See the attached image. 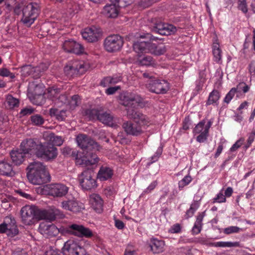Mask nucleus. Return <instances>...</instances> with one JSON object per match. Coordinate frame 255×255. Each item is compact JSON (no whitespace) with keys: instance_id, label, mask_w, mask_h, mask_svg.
<instances>
[{"instance_id":"31","label":"nucleus","mask_w":255,"mask_h":255,"mask_svg":"<svg viewBox=\"0 0 255 255\" xmlns=\"http://www.w3.org/2000/svg\"><path fill=\"white\" fill-rule=\"evenodd\" d=\"M98 120L104 124L111 125L113 124V117L110 113L100 110Z\"/></svg>"},{"instance_id":"30","label":"nucleus","mask_w":255,"mask_h":255,"mask_svg":"<svg viewBox=\"0 0 255 255\" xmlns=\"http://www.w3.org/2000/svg\"><path fill=\"white\" fill-rule=\"evenodd\" d=\"M166 47L163 45H156L151 42L149 48V53L152 54L159 56L162 55L166 52Z\"/></svg>"},{"instance_id":"64","label":"nucleus","mask_w":255,"mask_h":255,"mask_svg":"<svg viewBox=\"0 0 255 255\" xmlns=\"http://www.w3.org/2000/svg\"><path fill=\"white\" fill-rule=\"evenodd\" d=\"M249 71L252 76H255V61H252L249 66Z\"/></svg>"},{"instance_id":"63","label":"nucleus","mask_w":255,"mask_h":255,"mask_svg":"<svg viewBox=\"0 0 255 255\" xmlns=\"http://www.w3.org/2000/svg\"><path fill=\"white\" fill-rule=\"evenodd\" d=\"M48 93L50 94L51 96L53 97H56V94L59 93L60 91V89L58 88H55L54 87H51L48 88Z\"/></svg>"},{"instance_id":"41","label":"nucleus","mask_w":255,"mask_h":255,"mask_svg":"<svg viewBox=\"0 0 255 255\" xmlns=\"http://www.w3.org/2000/svg\"><path fill=\"white\" fill-rule=\"evenodd\" d=\"M30 120L31 123L35 126H39L42 125L44 122V120L43 117L38 114H36L35 115L32 116L30 117Z\"/></svg>"},{"instance_id":"56","label":"nucleus","mask_w":255,"mask_h":255,"mask_svg":"<svg viewBox=\"0 0 255 255\" xmlns=\"http://www.w3.org/2000/svg\"><path fill=\"white\" fill-rule=\"evenodd\" d=\"M244 141V139L242 138H240L237 140L230 148V151L234 152L237 150L243 144Z\"/></svg>"},{"instance_id":"40","label":"nucleus","mask_w":255,"mask_h":255,"mask_svg":"<svg viewBox=\"0 0 255 255\" xmlns=\"http://www.w3.org/2000/svg\"><path fill=\"white\" fill-rule=\"evenodd\" d=\"M6 101L10 109H13L15 107H17L19 103L18 99L14 98L11 95H8L7 96Z\"/></svg>"},{"instance_id":"16","label":"nucleus","mask_w":255,"mask_h":255,"mask_svg":"<svg viewBox=\"0 0 255 255\" xmlns=\"http://www.w3.org/2000/svg\"><path fill=\"white\" fill-rule=\"evenodd\" d=\"M61 204L63 209L75 213H79L85 209L84 205L75 198L63 200Z\"/></svg>"},{"instance_id":"34","label":"nucleus","mask_w":255,"mask_h":255,"mask_svg":"<svg viewBox=\"0 0 255 255\" xmlns=\"http://www.w3.org/2000/svg\"><path fill=\"white\" fill-rule=\"evenodd\" d=\"M47 140L49 141L48 142L54 146L55 145L60 146L63 142V139L62 137L56 135L54 133L49 134L47 136Z\"/></svg>"},{"instance_id":"13","label":"nucleus","mask_w":255,"mask_h":255,"mask_svg":"<svg viewBox=\"0 0 255 255\" xmlns=\"http://www.w3.org/2000/svg\"><path fill=\"white\" fill-rule=\"evenodd\" d=\"M40 142L37 138H25L21 142L19 150L25 154H33L35 155Z\"/></svg>"},{"instance_id":"43","label":"nucleus","mask_w":255,"mask_h":255,"mask_svg":"<svg viewBox=\"0 0 255 255\" xmlns=\"http://www.w3.org/2000/svg\"><path fill=\"white\" fill-rule=\"evenodd\" d=\"M111 1L118 8L125 7L132 3L131 0H111Z\"/></svg>"},{"instance_id":"22","label":"nucleus","mask_w":255,"mask_h":255,"mask_svg":"<svg viewBox=\"0 0 255 255\" xmlns=\"http://www.w3.org/2000/svg\"><path fill=\"white\" fill-rule=\"evenodd\" d=\"M84 68L83 64L74 63L72 65H68L65 66L64 71L68 77H73L77 74H82Z\"/></svg>"},{"instance_id":"9","label":"nucleus","mask_w":255,"mask_h":255,"mask_svg":"<svg viewBox=\"0 0 255 255\" xmlns=\"http://www.w3.org/2000/svg\"><path fill=\"white\" fill-rule=\"evenodd\" d=\"M124 40L119 34H113L107 36L104 42L105 50L109 52L120 50L123 46Z\"/></svg>"},{"instance_id":"29","label":"nucleus","mask_w":255,"mask_h":255,"mask_svg":"<svg viewBox=\"0 0 255 255\" xmlns=\"http://www.w3.org/2000/svg\"><path fill=\"white\" fill-rule=\"evenodd\" d=\"M205 215V212L200 213L197 216L196 222L192 230L193 234L197 235L199 234L202 227V221Z\"/></svg>"},{"instance_id":"24","label":"nucleus","mask_w":255,"mask_h":255,"mask_svg":"<svg viewBox=\"0 0 255 255\" xmlns=\"http://www.w3.org/2000/svg\"><path fill=\"white\" fill-rule=\"evenodd\" d=\"M151 251L153 254H159L164 250V242L156 238H151L149 243Z\"/></svg>"},{"instance_id":"11","label":"nucleus","mask_w":255,"mask_h":255,"mask_svg":"<svg viewBox=\"0 0 255 255\" xmlns=\"http://www.w3.org/2000/svg\"><path fill=\"white\" fill-rule=\"evenodd\" d=\"M147 88L152 93L157 94H164L169 90V83L165 80L154 79L149 81Z\"/></svg>"},{"instance_id":"38","label":"nucleus","mask_w":255,"mask_h":255,"mask_svg":"<svg viewBox=\"0 0 255 255\" xmlns=\"http://www.w3.org/2000/svg\"><path fill=\"white\" fill-rule=\"evenodd\" d=\"M100 112V110L96 109H87L85 111V115L91 120L96 119L98 120Z\"/></svg>"},{"instance_id":"12","label":"nucleus","mask_w":255,"mask_h":255,"mask_svg":"<svg viewBox=\"0 0 255 255\" xmlns=\"http://www.w3.org/2000/svg\"><path fill=\"white\" fill-rule=\"evenodd\" d=\"M16 221L11 216L5 218L4 222L0 224V233H6L8 236L11 237L18 234V230L15 225Z\"/></svg>"},{"instance_id":"62","label":"nucleus","mask_w":255,"mask_h":255,"mask_svg":"<svg viewBox=\"0 0 255 255\" xmlns=\"http://www.w3.org/2000/svg\"><path fill=\"white\" fill-rule=\"evenodd\" d=\"M120 89V87H111L106 90V93L108 95L114 94L118 89Z\"/></svg>"},{"instance_id":"1","label":"nucleus","mask_w":255,"mask_h":255,"mask_svg":"<svg viewBox=\"0 0 255 255\" xmlns=\"http://www.w3.org/2000/svg\"><path fill=\"white\" fill-rule=\"evenodd\" d=\"M121 104L127 109V116L133 119L135 122L130 121L124 122L122 127L127 134L138 136L143 132V128L149 123L148 117L142 113L135 109V106L141 103V98L137 95L127 93L121 96Z\"/></svg>"},{"instance_id":"32","label":"nucleus","mask_w":255,"mask_h":255,"mask_svg":"<svg viewBox=\"0 0 255 255\" xmlns=\"http://www.w3.org/2000/svg\"><path fill=\"white\" fill-rule=\"evenodd\" d=\"M40 70L39 68L32 67L31 65H25L21 67L22 75L24 77L31 75L33 77L37 76L39 73L37 75H34V73L36 72V70Z\"/></svg>"},{"instance_id":"48","label":"nucleus","mask_w":255,"mask_h":255,"mask_svg":"<svg viewBox=\"0 0 255 255\" xmlns=\"http://www.w3.org/2000/svg\"><path fill=\"white\" fill-rule=\"evenodd\" d=\"M162 150L161 148H158L155 154L150 157V161L147 163V165L149 166L153 162L157 161L162 153Z\"/></svg>"},{"instance_id":"55","label":"nucleus","mask_w":255,"mask_h":255,"mask_svg":"<svg viewBox=\"0 0 255 255\" xmlns=\"http://www.w3.org/2000/svg\"><path fill=\"white\" fill-rule=\"evenodd\" d=\"M71 225L67 226L66 227H61L60 228H58V230L59 231V233L63 235H72V230L70 229Z\"/></svg>"},{"instance_id":"47","label":"nucleus","mask_w":255,"mask_h":255,"mask_svg":"<svg viewBox=\"0 0 255 255\" xmlns=\"http://www.w3.org/2000/svg\"><path fill=\"white\" fill-rule=\"evenodd\" d=\"M0 76H9L11 79H14L15 77L13 73H11L7 69L5 68L0 69Z\"/></svg>"},{"instance_id":"8","label":"nucleus","mask_w":255,"mask_h":255,"mask_svg":"<svg viewBox=\"0 0 255 255\" xmlns=\"http://www.w3.org/2000/svg\"><path fill=\"white\" fill-rule=\"evenodd\" d=\"M94 176L93 169L89 168L86 169L78 176L79 184L83 189L90 190L97 186L96 180Z\"/></svg>"},{"instance_id":"25","label":"nucleus","mask_w":255,"mask_h":255,"mask_svg":"<svg viewBox=\"0 0 255 255\" xmlns=\"http://www.w3.org/2000/svg\"><path fill=\"white\" fill-rule=\"evenodd\" d=\"M0 174L6 176L13 177L15 175V172L11 164L6 161H1L0 162Z\"/></svg>"},{"instance_id":"59","label":"nucleus","mask_w":255,"mask_h":255,"mask_svg":"<svg viewBox=\"0 0 255 255\" xmlns=\"http://www.w3.org/2000/svg\"><path fill=\"white\" fill-rule=\"evenodd\" d=\"M255 136V131H253L251 133V134H250V135L248 137L247 143L245 146L246 148H248V147H249L250 146V145H251V144L254 140Z\"/></svg>"},{"instance_id":"2","label":"nucleus","mask_w":255,"mask_h":255,"mask_svg":"<svg viewBox=\"0 0 255 255\" xmlns=\"http://www.w3.org/2000/svg\"><path fill=\"white\" fill-rule=\"evenodd\" d=\"M26 170L27 179L33 184L42 185L50 180V176L46 166L41 162H30Z\"/></svg>"},{"instance_id":"42","label":"nucleus","mask_w":255,"mask_h":255,"mask_svg":"<svg viewBox=\"0 0 255 255\" xmlns=\"http://www.w3.org/2000/svg\"><path fill=\"white\" fill-rule=\"evenodd\" d=\"M199 207V203L198 201H194L190 206V208L188 210L186 213V218L188 219L189 217H192L195 211Z\"/></svg>"},{"instance_id":"60","label":"nucleus","mask_w":255,"mask_h":255,"mask_svg":"<svg viewBox=\"0 0 255 255\" xmlns=\"http://www.w3.org/2000/svg\"><path fill=\"white\" fill-rule=\"evenodd\" d=\"M226 197L222 193H219L216 198L214 199V202H217L219 203L225 202L226 201Z\"/></svg>"},{"instance_id":"18","label":"nucleus","mask_w":255,"mask_h":255,"mask_svg":"<svg viewBox=\"0 0 255 255\" xmlns=\"http://www.w3.org/2000/svg\"><path fill=\"white\" fill-rule=\"evenodd\" d=\"M73 157L76 159V164L82 166H87L92 165L97 163L99 161V158L97 154L90 153L89 155L84 154L82 158H79L77 152L73 151Z\"/></svg>"},{"instance_id":"17","label":"nucleus","mask_w":255,"mask_h":255,"mask_svg":"<svg viewBox=\"0 0 255 255\" xmlns=\"http://www.w3.org/2000/svg\"><path fill=\"white\" fill-rule=\"evenodd\" d=\"M47 194L53 197H63L68 191L69 188L66 185L60 184H53L46 186Z\"/></svg>"},{"instance_id":"45","label":"nucleus","mask_w":255,"mask_h":255,"mask_svg":"<svg viewBox=\"0 0 255 255\" xmlns=\"http://www.w3.org/2000/svg\"><path fill=\"white\" fill-rule=\"evenodd\" d=\"M192 181V177L190 175L185 176L178 183L179 189L181 190L183 187L188 185Z\"/></svg>"},{"instance_id":"53","label":"nucleus","mask_w":255,"mask_h":255,"mask_svg":"<svg viewBox=\"0 0 255 255\" xmlns=\"http://www.w3.org/2000/svg\"><path fill=\"white\" fill-rule=\"evenodd\" d=\"M238 8L244 13H246L248 12L247 5L246 0H238Z\"/></svg>"},{"instance_id":"46","label":"nucleus","mask_w":255,"mask_h":255,"mask_svg":"<svg viewBox=\"0 0 255 255\" xmlns=\"http://www.w3.org/2000/svg\"><path fill=\"white\" fill-rule=\"evenodd\" d=\"M205 121L202 120L200 122H199L194 128L193 129V133L194 134H199L200 133H202L203 131L205 129Z\"/></svg>"},{"instance_id":"54","label":"nucleus","mask_w":255,"mask_h":255,"mask_svg":"<svg viewBox=\"0 0 255 255\" xmlns=\"http://www.w3.org/2000/svg\"><path fill=\"white\" fill-rule=\"evenodd\" d=\"M69 100L67 95L61 94L56 100V103H61L62 104H69Z\"/></svg>"},{"instance_id":"7","label":"nucleus","mask_w":255,"mask_h":255,"mask_svg":"<svg viewBox=\"0 0 255 255\" xmlns=\"http://www.w3.org/2000/svg\"><path fill=\"white\" fill-rule=\"evenodd\" d=\"M139 38L132 45L134 51L138 53L149 52L151 41L161 39V38L154 36L149 33L140 35Z\"/></svg>"},{"instance_id":"39","label":"nucleus","mask_w":255,"mask_h":255,"mask_svg":"<svg viewBox=\"0 0 255 255\" xmlns=\"http://www.w3.org/2000/svg\"><path fill=\"white\" fill-rule=\"evenodd\" d=\"M237 92V96L239 97L241 92L243 91L244 93L248 92L249 90L250 87L245 82L240 83L236 87H234Z\"/></svg>"},{"instance_id":"26","label":"nucleus","mask_w":255,"mask_h":255,"mask_svg":"<svg viewBox=\"0 0 255 255\" xmlns=\"http://www.w3.org/2000/svg\"><path fill=\"white\" fill-rule=\"evenodd\" d=\"M113 175V171L110 167L102 166L97 174V178L101 181H105L111 178Z\"/></svg>"},{"instance_id":"35","label":"nucleus","mask_w":255,"mask_h":255,"mask_svg":"<svg viewBox=\"0 0 255 255\" xmlns=\"http://www.w3.org/2000/svg\"><path fill=\"white\" fill-rule=\"evenodd\" d=\"M220 97L219 92L217 90H214L211 92L209 96L208 99L206 102V105L209 106L216 103Z\"/></svg>"},{"instance_id":"6","label":"nucleus","mask_w":255,"mask_h":255,"mask_svg":"<svg viewBox=\"0 0 255 255\" xmlns=\"http://www.w3.org/2000/svg\"><path fill=\"white\" fill-rule=\"evenodd\" d=\"M58 155L57 148L49 142L41 141L35 152V156L45 161H51Z\"/></svg>"},{"instance_id":"28","label":"nucleus","mask_w":255,"mask_h":255,"mask_svg":"<svg viewBox=\"0 0 255 255\" xmlns=\"http://www.w3.org/2000/svg\"><path fill=\"white\" fill-rule=\"evenodd\" d=\"M104 12L107 17L116 18L119 14V9L116 5L112 3V4L106 5L104 7Z\"/></svg>"},{"instance_id":"33","label":"nucleus","mask_w":255,"mask_h":255,"mask_svg":"<svg viewBox=\"0 0 255 255\" xmlns=\"http://www.w3.org/2000/svg\"><path fill=\"white\" fill-rule=\"evenodd\" d=\"M66 110H59L56 108H51L49 110V114L51 117H55L56 118L60 121H63L66 117Z\"/></svg>"},{"instance_id":"27","label":"nucleus","mask_w":255,"mask_h":255,"mask_svg":"<svg viewBox=\"0 0 255 255\" xmlns=\"http://www.w3.org/2000/svg\"><path fill=\"white\" fill-rule=\"evenodd\" d=\"M25 154V153L20 151V150H12L10 152V158L12 162L15 165H19L23 162Z\"/></svg>"},{"instance_id":"61","label":"nucleus","mask_w":255,"mask_h":255,"mask_svg":"<svg viewBox=\"0 0 255 255\" xmlns=\"http://www.w3.org/2000/svg\"><path fill=\"white\" fill-rule=\"evenodd\" d=\"M169 232L171 233H179L181 232V226L179 224L173 225L170 228Z\"/></svg>"},{"instance_id":"5","label":"nucleus","mask_w":255,"mask_h":255,"mask_svg":"<svg viewBox=\"0 0 255 255\" xmlns=\"http://www.w3.org/2000/svg\"><path fill=\"white\" fill-rule=\"evenodd\" d=\"M76 141L84 154H96V152L99 151L101 148L97 142L87 134H79L76 136Z\"/></svg>"},{"instance_id":"50","label":"nucleus","mask_w":255,"mask_h":255,"mask_svg":"<svg viewBox=\"0 0 255 255\" xmlns=\"http://www.w3.org/2000/svg\"><path fill=\"white\" fill-rule=\"evenodd\" d=\"M242 229L237 226H230L226 228L224 230V233L226 234L229 235L232 233H238Z\"/></svg>"},{"instance_id":"52","label":"nucleus","mask_w":255,"mask_h":255,"mask_svg":"<svg viewBox=\"0 0 255 255\" xmlns=\"http://www.w3.org/2000/svg\"><path fill=\"white\" fill-rule=\"evenodd\" d=\"M208 135L209 132L204 130L197 136L196 140L199 142H204L207 140Z\"/></svg>"},{"instance_id":"57","label":"nucleus","mask_w":255,"mask_h":255,"mask_svg":"<svg viewBox=\"0 0 255 255\" xmlns=\"http://www.w3.org/2000/svg\"><path fill=\"white\" fill-rule=\"evenodd\" d=\"M157 182L154 181L152 182L143 192L142 194H148L153 190L157 186Z\"/></svg>"},{"instance_id":"44","label":"nucleus","mask_w":255,"mask_h":255,"mask_svg":"<svg viewBox=\"0 0 255 255\" xmlns=\"http://www.w3.org/2000/svg\"><path fill=\"white\" fill-rule=\"evenodd\" d=\"M81 102V99L78 95H74L71 97L69 100V105L71 108L79 106Z\"/></svg>"},{"instance_id":"21","label":"nucleus","mask_w":255,"mask_h":255,"mask_svg":"<svg viewBox=\"0 0 255 255\" xmlns=\"http://www.w3.org/2000/svg\"><path fill=\"white\" fill-rule=\"evenodd\" d=\"M63 49L69 53L80 54L84 52V47L80 43L74 40H67L63 44Z\"/></svg>"},{"instance_id":"20","label":"nucleus","mask_w":255,"mask_h":255,"mask_svg":"<svg viewBox=\"0 0 255 255\" xmlns=\"http://www.w3.org/2000/svg\"><path fill=\"white\" fill-rule=\"evenodd\" d=\"M70 229L72 230V235L78 237L90 238L93 236L92 231L82 225L72 224L71 225Z\"/></svg>"},{"instance_id":"51","label":"nucleus","mask_w":255,"mask_h":255,"mask_svg":"<svg viewBox=\"0 0 255 255\" xmlns=\"http://www.w3.org/2000/svg\"><path fill=\"white\" fill-rule=\"evenodd\" d=\"M116 81L114 79L110 77H107L104 78L100 82V85L104 87H106L109 86L110 84L115 83Z\"/></svg>"},{"instance_id":"3","label":"nucleus","mask_w":255,"mask_h":255,"mask_svg":"<svg viewBox=\"0 0 255 255\" xmlns=\"http://www.w3.org/2000/svg\"><path fill=\"white\" fill-rule=\"evenodd\" d=\"M14 12L18 15L22 11V17L21 21L27 26L30 27L38 17L40 7L36 2H30L27 5H24L23 3H16L14 7Z\"/></svg>"},{"instance_id":"15","label":"nucleus","mask_w":255,"mask_h":255,"mask_svg":"<svg viewBox=\"0 0 255 255\" xmlns=\"http://www.w3.org/2000/svg\"><path fill=\"white\" fill-rule=\"evenodd\" d=\"M152 31L161 35H169L175 33L177 29L172 24L159 22L154 24Z\"/></svg>"},{"instance_id":"58","label":"nucleus","mask_w":255,"mask_h":255,"mask_svg":"<svg viewBox=\"0 0 255 255\" xmlns=\"http://www.w3.org/2000/svg\"><path fill=\"white\" fill-rule=\"evenodd\" d=\"M221 50H213V54L214 57V61L219 63L221 60Z\"/></svg>"},{"instance_id":"14","label":"nucleus","mask_w":255,"mask_h":255,"mask_svg":"<svg viewBox=\"0 0 255 255\" xmlns=\"http://www.w3.org/2000/svg\"><path fill=\"white\" fill-rule=\"evenodd\" d=\"M85 40L88 42L93 43L98 41L102 35V31L100 28L92 26L86 28L82 33Z\"/></svg>"},{"instance_id":"4","label":"nucleus","mask_w":255,"mask_h":255,"mask_svg":"<svg viewBox=\"0 0 255 255\" xmlns=\"http://www.w3.org/2000/svg\"><path fill=\"white\" fill-rule=\"evenodd\" d=\"M20 213L23 223L27 225L33 224L34 218L39 220L49 218L46 211L39 210L35 206H25L21 208Z\"/></svg>"},{"instance_id":"49","label":"nucleus","mask_w":255,"mask_h":255,"mask_svg":"<svg viewBox=\"0 0 255 255\" xmlns=\"http://www.w3.org/2000/svg\"><path fill=\"white\" fill-rule=\"evenodd\" d=\"M235 94H237V92H236V90L235 88H232L226 95L224 101L225 103L229 104L230 102L231 101V100L233 99L234 96H235Z\"/></svg>"},{"instance_id":"19","label":"nucleus","mask_w":255,"mask_h":255,"mask_svg":"<svg viewBox=\"0 0 255 255\" xmlns=\"http://www.w3.org/2000/svg\"><path fill=\"white\" fill-rule=\"evenodd\" d=\"M39 232L46 238L56 237L59 233L58 228L53 224L41 223L38 228Z\"/></svg>"},{"instance_id":"10","label":"nucleus","mask_w":255,"mask_h":255,"mask_svg":"<svg viewBox=\"0 0 255 255\" xmlns=\"http://www.w3.org/2000/svg\"><path fill=\"white\" fill-rule=\"evenodd\" d=\"M62 251L63 255H90L84 247L73 240L65 242Z\"/></svg>"},{"instance_id":"23","label":"nucleus","mask_w":255,"mask_h":255,"mask_svg":"<svg viewBox=\"0 0 255 255\" xmlns=\"http://www.w3.org/2000/svg\"><path fill=\"white\" fill-rule=\"evenodd\" d=\"M90 203L93 209L98 213L103 211V201L102 199L97 194H93L90 197Z\"/></svg>"},{"instance_id":"37","label":"nucleus","mask_w":255,"mask_h":255,"mask_svg":"<svg viewBox=\"0 0 255 255\" xmlns=\"http://www.w3.org/2000/svg\"><path fill=\"white\" fill-rule=\"evenodd\" d=\"M139 64L142 66H152L155 64V61L150 56H145L138 59Z\"/></svg>"},{"instance_id":"36","label":"nucleus","mask_w":255,"mask_h":255,"mask_svg":"<svg viewBox=\"0 0 255 255\" xmlns=\"http://www.w3.org/2000/svg\"><path fill=\"white\" fill-rule=\"evenodd\" d=\"M210 245L216 247H240V243L237 242H218L211 243L210 244Z\"/></svg>"}]
</instances>
